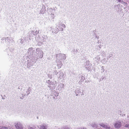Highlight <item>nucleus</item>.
I'll return each mask as SVG.
<instances>
[{"label": "nucleus", "mask_w": 129, "mask_h": 129, "mask_svg": "<svg viewBox=\"0 0 129 129\" xmlns=\"http://www.w3.org/2000/svg\"><path fill=\"white\" fill-rule=\"evenodd\" d=\"M57 26L58 28H56V29L53 30V33L56 34L59 30L63 31V27L64 28L66 27L65 25L64 24L62 23L61 22L59 21L57 23Z\"/></svg>", "instance_id": "nucleus-1"}, {"label": "nucleus", "mask_w": 129, "mask_h": 129, "mask_svg": "<svg viewBox=\"0 0 129 129\" xmlns=\"http://www.w3.org/2000/svg\"><path fill=\"white\" fill-rule=\"evenodd\" d=\"M47 38V36L43 35L39 38H38V45L39 46H41L43 42L46 41V38Z\"/></svg>", "instance_id": "nucleus-2"}, {"label": "nucleus", "mask_w": 129, "mask_h": 129, "mask_svg": "<svg viewBox=\"0 0 129 129\" xmlns=\"http://www.w3.org/2000/svg\"><path fill=\"white\" fill-rule=\"evenodd\" d=\"M122 123L120 120L116 121L113 124L114 127L118 129L122 126Z\"/></svg>", "instance_id": "nucleus-3"}, {"label": "nucleus", "mask_w": 129, "mask_h": 129, "mask_svg": "<svg viewBox=\"0 0 129 129\" xmlns=\"http://www.w3.org/2000/svg\"><path fill=\"white\" fill-rule=\"evenodd\" d=\"M89 61H87L84 64V67L88 71L90 70L91 68V64L89 63Z\"/></svg>", "instance_id": "nucleus-4"}, {"label": "nucleus", "mask_w": 129, "mask_h": 129, "mask_svg": "<svg viewBox=\"0 0 129 129\" xmlns=\"http://www.w3.org/2000/svg\"><path fill=\"white\" fill-rule=\"evenodd\" d=\"M56 57L57 60H64L65 59L66 57V55L63 54H59L56 55Z\"/></svg>", "instance_id": "nucleus-5"}, {"label": "nucleus", "mask_w": 129, "mask_h": 129, "mask_svg": "<svg viewBox=\"0 0 129 129\" xmlns=\"http://www.w3.org/2000/svg\"><path fill=\"white\" fill-rule=\"evenodd\" d=\"M2 41L5 40L6 42H13L14 40L13 38L7 37L6 38H3L2 39Z\"/></svg>", "instance_id": "nucleus-6"}, {"label": "nucleus", "mask_w": 129, "mask_h": 129, "mask_svg": "<svg viewBox=\"0 0 129 129\" xmlns=\"http://www.w3.org/2000/svg\"><path fill=\"white\" fill-rule=\"evenodd\" d=\"M9 48L11 53H8V54L9 56H11L12 55V52L14 49V46H13L12 44H10L9 45Z\"/></svg>", "instance_id": "nucleus-7"}, {"label": "nucleus", "mask_w": 129, "mask_h": 129, "mask_svg": "<svg viewBox=\"0 0 129 129\" xmlns=\"http://www.w3.org/2000/svg\"><path fill=\"white\" fill-rule=\"evenodd\" d=\"M15 125L17 129H23V127L22 124L19 122L15 123Z\"/></svg>", "instance_id": "nucleus-8"}, {"label": "nucleus", "mask_w": 129, "mask_h": 129, "mask_svg": "<svg viewBox=\"0 0 129 129\" xmlns=\"http://www.w3.org/2000/svg\"><path fill=\"white\" fill-rule=\"evenodd\" d=\"M33 48L32 47L29 48L28 50V53L29 55H33L34 53Z\"/></svg>", "instance_id": "nucleus-9"}, {"label": "nucleus", "mask_w": 129, "mask_h": 129, "mask_svg": "<svg viewBox=\"0 0 129 129\" xmlns=\"http://www.w3.org/2000/svg\"><path fill=\"white\" fill-rule=\"evenodd\" d=\"M103 128H105L106 129H110V127L108 125H106L103 123H101L99 124Z\"/></svg>", "instance_id": "nucleus-10"}, {"label": "nucleus", "mask_w": 129, "mask_h": 129, "mask_svg": "<svg viewBox=\"0 0 129 129\" xmlns=\"http://www.w3.org/2000/svg\"><path fill=\"white\" fill-rule=\"evenodd\" d=\"M47 83L49 85L48 86L51 88V87H52L54 86V84L52 82H51L50 80H48L47 81Z\"/></svg>", "instance_id": "nucleus-11"}, {"label": "nucleus", "mask_w": 129, "mask_h": 129, "mask_svg": "<svg viewBox=\"0 0 129 129\" xmlns=\"http://www.w3.org/2000/svg\"><path fill=\"white\" fill-rule=\"evenodd\" d=\"M63 72L61 71H59L58 73V74L57 76H58V78H59L60 79H61L62 77L63 76Z\"/></svg>", "instance_id": "nucleus-12"}, {"label": "nucleus", "mask_w": 129, "mask_h": 129, "mask_svg": "<svg viewBox=\"0 0 129 129\" xmlns=\"http://www.w3.org/2000/svg\"><path fill=\"white\" fill-rule=\"evenodd\" d=\"M62 64L61 61L60 60H59V61H57V65L58 69H59L61 68V66L62 65Z\"/></svg>", "instance_id": "nucleus-13"}, {"label": "nucleus", "mask_w": 129, "mask_h": 129, "mask_svg": "<svg viewBox=\"0 0 129 129\" xmlns=\"http://www.w3.org/2000/svg\"><path fill=\"white\" fill-rule=\"evenodd\" d=\"M53 10L52 8H49L47 9V12L48 14H50L52 15L53 16L54 15V14H52V12Z\"/></svg>", "instance_id": "nucleus-14"}, {"label": "nucleus", "mask_w": 129, "mask_h": 129, "mask_svg": "<svg viewBox=\"0 0 129 129\" xmlns=\"http://www.w3.org/2000/svg\"><path fill=\"white\" fill-rule=\"evenodd\" d=\"M42 53V51L39 48H37L36 49V52L35 54L34 53V54L36 55L37 54H38L39 53Z\"/></svg>", "instance_id": "nucleus-15"}, {"label": "nucleus", "mask_w": 129, "mask_h": 129, "mask_svg": "<svg viewBox=\"0 0 129 129\" xmlns=\"http://www.w3.org/2000/svg\"><path fill=\"white\" fill-rule=\"evenodd\" d=\"M43 52L42 51V53H39L38 54H37L36 55L39 58H42L43 56Z\"/></svg>", "instance_id": "nucleus-16"}, {"label": "nucleus", "mask_w": 129, "mask_h": 129, "mask_svg": "<svg viewBox=\"0 0 129 129\" xmlns=\"http://www.w3.org/2000/svg\"><path fill=\"white\" fill-rule=\"evenodd\" d=\"M45 7L44 5H43L42 6V9L41 10L40 12L41 14H43L45 12Z\"/></svg>", "instance_id": "nucleus-17"}, {"label": "nucleus", "mask_w": 129, "mask_h": 129, "mask_svg": "<svg viewBox=\"0 0 129 129\" xmlns=\"http://www.w3.org/2000/svg\"><path fill=\"white\" fill-rule=\"evenodd\" d=\"M90 125L94 128H96L98 127L97 124L95 122H93Z\"/></svg>", "instance_id": "nucleus-18"}, {"label": "nucleus", "mask_w": 129, "mask_h": 129, "mask_svg": "<svg viewBox=\"0 0 129 129\" xmlns=\"http://www.w3.org/2000/svg\"><path fill=\"white\" fill-rule=\"evenodd\" d=\"M100 58L99 56H96L94 59L95 61L97 62H98L100 61Z\"/></svg>", "instance_id": "nucleus-19"}, {"label": "nucleus", "mask_w": 129, "mask_h": 129, "mask_svg": "<svg viewBox=\"0 0 129 129\" xmlns=\"http://www.w3.org/2000/svg\"><path fill=\"white\" fill-rule=\"evenodd\" d=\"M28 67H30L33 66V63L32 62H28L27 64Z\"/></svg>", "instance_id": "nucleus-20"}, {"label": "nucleus", "mask_w": 129, "mask_h": 129, "mask_svg": "<svg viewBox=\"0 0 129 129\" xmlns=\"http://www.w3.org/2000/svg\"><path fill=\"white\" fill-rule=\"evenodd\" d=\"M32 33L34 36H36L38 34L39 35V31L36 30L35 32H34V31H32Z\"/></svg>", "instance_id": "nucleus-21"}, {"label": "nucleus", "mask_w": 129, "mask_h": 129, "mask_svg": "<svg viewBox=\"0 0 129 129\" xmlns=\"http://www.w3.org/2000/svg\"><path fill=\"white\" fill-rule=\"evenodd\" d=\"M45 126L46 125L44 124H42L40 125V129H46Z\"/></svg>", "instance_id": "nucleus-22"}, {"label": "nucleus", "mask_w": 129, "mask_h": 129, "mask_svg": "<svg viewBox=\"0 0 129 129\" xmlns=\"http://www.w3.org/2000/svg\"><path fill=\"white\" fill-rule=\"evenodd\" d=\"M24 40L22 39H20L19 40V42L21 44H22L24 43Z\"/></svg>", "instance_id": "nucleus-23"}, {"label": "nucleus", "mask_w": 129, "mask_h": 129, "mask_svg": "<svg viewBox=\"0 0 129 129\" xmlns=\"http://www.w3.org/2000/svg\"><path fill=\"white\" fill-rule=\"evenodd\" d=\"M101 45H100L96 46H95L96 49H97L98 50H100L101 48Z\"/></svg>", "instance_id": "nucleus-24"}, {"label": "nucleus", "mask_w": 129, "mask_h": 129, "mask_svg": "<svg viewBox=\"0 0 129 129\" xmlns=\"http://www.w3.org/2000/svg\"><path fill=\"white\" fill-rule=\"evenodd\" d=\"M0 129H10V128L9 127H7L5 126H2L0 127Z\"/></svg>", "instance_id": "nucleus-25"}, {"label": "nucleus", "mask_w": 129, "mask_h": 129, "mask_svg": "<svg viewBox=\"0 0 129 129\" xmlns=\"http://www.w3.org/2000/svg\"><path fill=\"white\" fill-rule=\"evenodd\" d=\"M101 68H102V69H101V70H102L101 73H103L104 72V66H102Z\"/></svg>", "instance_id": "nucleus-26"}, {"label": "nucleus", "mask_w": 129, "mask_h": 129, "mask_svg": "<svg viewBox=\"0 0 129 129\" xmlns=\"http://www.w3.org/2000/svg\"><path fill=\"white\" fill-rule=\"evenodd\" d=\"M102 55L103 56H105L106 55V53L105 52H103L102 53Z\"/></svg>", "instance_id": "nucleus-27"}, {"label": "nucleus", "mask_w": 129, "mask_h": 129, "mask_svg": "<svg viewBox=\"0 0 129 129\" xmlns=\"http://www.w3.org/2000/svg\"><path fill=\"white\" fill-rule=\"evenodd\" d=\"M26 129H35L33 128V127H30V126H28V128L27 129V128H26Z\"/></svg>", "instance_id": "nucleus-28"}, {"label": "nucleus", "mask_w": 129, "mask_h": 129, "mask_svg": "<svg viewBox=\"0 0 129 129\" xmlns=\"http://www.w3.org/2000/svg\"><path fill=\"white\" fill-rule=\"evenodd\" d=\"M118 114L119 115H121V114H122V113H121V111H118Z\"/></svg>", "instance_id": "nucleus-29"}, {"label": "nucleus", "mask_w": 129, "mask_h": 129, "mask_svg": "<svg viewBox=\"0 0 129 129\" xmlns=\"http://www.w3.org/2000/svg\"><path fill=\"white\" fill-rule=\"evenodd\" d=\"M61 87L62 88H64V85L63 84H62L61 85Z\"/></svg>", "instance_id": "nucleus-30"}, {"label": "nucleus", "mask_w": 129, "mask_h": 129, "mask_svg": "<svg viewBox=\"0 0 129 129\" xmlns=\"http://www.w3.org/2000/svg\"><path fill=\"white\" fill-rule=\"evenodd\" d=\"M54 73L55 74V75H57L58 74V73L57 72V71L56 70H55L54 71Z\"/></svg>", "instance_id": "nucleus-31"}, {"label": "nucleus", "mask_w": 129, "mask_h": 129, "mask_svg": "<svg viewBox=\"0 0 129 129\" xmlns=\"http://www.w3.org/2000/svg\"><path fill=\"white\" fill-rule=\"evenodd\" d=\"M62 129H69V128L67 127H66L64 128L63 127V128H62Z\"/></svg>", "instance_id": "nucleus-32"}, {"label": "nucleus", "mask_w": 129, "mask_h": 129, "mask_svg": "<svg viewBox=\"0 0 129 129\" xmlns=\"http://www.w3.org/2000/svg\"><path fill=\"white\" fill-rule=\"evenodd\" d=\"M39 31V34H40L41 33L42 31L41 30H39L38 31Z\"/></svg>", "instance_id": "nucleus-33"}, {"label": "nucleus", "mask_w": 129, "mask_h": 129, "mask_svg": "<svg viewBox=\"0 0 129 129\" xmlns=\"http://www.w3.org/2000/svg\"><path fill=\"white\" fill-rule=\"evenodd\" d=\"M85 79V78L83 77H82V81H83Z\"/></svg>", "instance_id": "nucleus-34"}, {"label": "nucleus", "mask_w": 129, "mask_h": 129, "mask_svg": "<svg viewBox=\"0 0 129 129\" xmlns=\"http://www.w3.org/2000/svg\"><path fill=\"white\" fill-rule=\"evenodd\" d=\"M112 56V54H110V55L109 56V58H110Z\"/></svg>", "instance_id": "nucleus-35"}, {"label": "nucleus", "mask_w": 129, "mask_h": 129, "mask_svg": "<svg viewBox=\"0 0 129 129\" xmlns=\"http://www.w3.org/2000/svg\"><path fill=\"white\" fill-rule=\"evenodd\" d=\"M95 37L97 39H98L99 38V37L97 36H96Z\"/></svg>", "instance_id": "nucleus-36"}, {"label": "nucleus", "mask_w": 129, "mask_h": 129, "mask_svg": "<svg viewBox=\"0 0 129 129\" xmlns=\"http://www.w3.org/2000/svg\"><path fill=\"white\" fill-rule=\"evenodd\" d=\"M100 43V42H99V40H98V41L96 43V44H99Z\"/></svg>", "instance_id": "nucleus-37"}, {"label": "nucleus", "mask_w": 129, "mask_h": 129, "mask_svg": "<svg viewBox=\"0 0 129 129\" xmlns=\"http://www.w3.org/2000/svg\"><path fill=\"white\" fill-rule=\"evenodd\" d=\"M128 124H126L125 125V127H128Z\"/></svg>", "instance_id": "nucleus-38"}, {"label": "nucleus", "mask_w": 129, "mask_h": 129, "mask_svg": "<svg viewBox=\"0 0 129 129\" xmlns=\"http://www.w3.org/2000/svg\"><path fill=\"white\" fill-rule=\"evenodd\" d=\"M117 1L119 3H120L121 2V0H117Z\"/></svg>", "instance_id": "nucleus-39"}, {"label": "nucleus", "mask_w": 129, "mask_h": 129, "mask_svg": "<svg viewBox=\"0 0 129 129\" xmlns=\"http://www.w3.org/2000/svg\"><path fill=\"white\" fill-rule=\"evenodd\" d=\"M47 28H44V30H47Z\"/></svg>", "instance_id": "nucleus-40"}, {"label": "nucleus", "mask_w": 129, "mask_h": 129, "mask_svg": "<svg viewBox=\"0 0 129 129\" xmlns=\"http://www.w3.org/2000/svg\"><path fill=\"white\" fill-rule=\"evenodd\" d=\"M105 59H106L105 58L103 59V60L104 61H105Z\"/></svg>", "instance_id": "nucleus-41"}, {"label": "nucleus", "mask_w": 129, "mask_h": 129, "mask_svg": "<svg viewBox=\"0 0 129 129\" xmlns=\"http://www.w3.org/2000/svg\"><path fill=\"white\" fill-rule=\"evenodd\" d=\"M78 95V94H76V96H77V95Z\"/></svg>", "instance_id": "nucleus-42"}, {"label": "nucleus", "mask_w": 129, "mask_h": 129, "mask_svg": "<svg viewBox=\"0 0 129 129\" xmlns=\"http://www.w3.org/2000/svg\"><path fill=\"white\" fill-rule=\"evenodd\" d=\"M49 77H50V78H52V77H50V76H49Z\"/></svg>", "instance_id": "nucleus-43"}, {"label": "nucleus", "mask_w": 129, "mask_h": 129, "mask_svg": "<svg viewBox=\"0 0 129 129\" xmlns=\"http://www.w3.org/2000/svg\"><path fill=\"white\" fill-rule=\"evenodd\" d=\"M49 77H50V78H52V77H50V76H49Z\"/></svg>", "instance_id": "nucleus-44"}, {"label": "nucleus", "mask_w": 129, "mask_h": 129, "mask_svg": "<svg viewBox=\"0 0 129 129\" xmlns=\"http://www.w3.org/2000/svg\"><path fill=\"white\" fill-rule=\"evenodd\" d=\"M49 77H50V78H52V77H50V76H49Z\"/></svg>", "instance_id": "nucleus-45"}, {"label": "nucleus", "mask_w": 129, "mask_h": 129, "mask_svg": "<svg viewBox=\"0 0 129 129\" xmlns=\"http://www.w3.org/2000/svg\"><path fill=\"white\" fill-rule=\"evenodd\" d=\"M76 91H75V93H76Z\"/></svg>", "instance_id": "nucleus-46"}, {"label": "nucleus", "mask_w": 129, "mask_h": 129, "mask_svg": "<svg viewBox=\"0 0 129 129\" xmlns=\"http://www.w3.org/2000/svg\"><path fill=\"white\" fill-rule=\"evenodd\" d=\"M1 16V14H0V17Z\"/></svg>", "instance_id": "nucleus-47"}]
</instances>
